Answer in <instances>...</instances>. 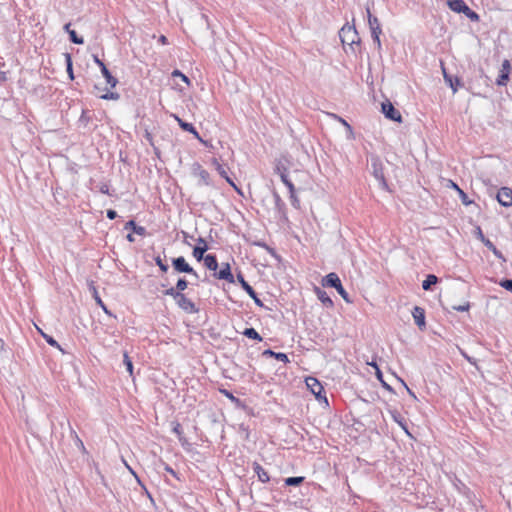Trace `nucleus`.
Listing matches in <instances>:
<instances>
[{"instance_id": "obj_1", "label": "nucleus", "mask_w": 512, "mask_h": 512, "mask_svg": "<svg viewBox=\"0 0 512 512\" xmlns=\"http://www.w3.org/2000/svg\"><path fill=\"white\" fill-rule=\"evenodd\" d=\"M447 5L452 11L463 13L471 20H478L479 18L478 14L471 10L463 0H448Z\"/></svg>"}, {"instance_id": "obj_2", "label": "nucleus", "mask_w": 512, "mask_h": 512, "mask_svg": "<svg viewBox=\"0 0 512 512\" xmlns=\"http://www.w3.org/2000/svg\"><path fill=\"white\" fill-rule=\"evenodd\" d=\"M307 388L316 396V398L323 403L324 405H328V400L325 396L322 395L324 388L322 384L314 377L306 378Z\"/></svg>"}, {"instance_id": "obj_3", "label": "nucleus", "mask_w": 512, "mask_h": 512, "mask_svg": "<svg viewBox=\"0 0 512 512\" xmlns=\"http://www.w3.org/2000/svg\"><path fill=\"white\" fill-rule=\"evenodd\" d=\"M277 171H278V173L280 175L281 181L284 183V185L288 188V190L290 192V199H291L292 205L295 206V207H298L299 206V199L297 198L296 193H295V186L289 180V178H288V176L286 174V169L283 168V170H281L278 167Z\"/></svg>"}, {"instance_id": "obj_4", "label": "nucleus", "mask_w": 512, "mask_h": 512, "mask_svg": "<svg viewBox=\"0 0 512 512\" xmlns=\"http://www.w3.org/2000/svg\"><path fill=\"white\" fill-rule=\"evenodd\" d=\"M382 112L384 113L386 118L399 123L402 122L401 113L397 109H395V107L390 101L382 103Z\"/></svg>"}, {"instance_id": "obj_5", "label": "nucleus", "mask_w": 512, "mask_h": 512, "mask_svg": "<svg viewBox=\"0 0 512 512\" xmlns=\"http://www.w3.org/2000/svg\"><path fill=\"white\" fill-rule=\"evenodd\" d=\"M173 267L177 272L180 273H189L197 276L196 271L186 262L185 258L180 256L178 258L173 259L172 261Z\"/></svg>"}, {"instance_id": "obj_6", "label": "nucleus", "mask_w": 512, "mask_h": 512, "mask_svg": "<svg viewBox=\"0 0 512 512\" xmlns=\"http://www.w3.org/2000/svg\"><path fill=\"white\" fill-rule=\"evenodd\" d=\"M497 201L504 207L512 206V189L509 187H502L497 193Z\"/></svg>"}, {"instance_id": "obj_7", "label": "nucleus", "mask_w": 512, "mask_h": 512, "mask_svg": "<svg viewBox=\"0 0 512 512\" xmlns=\"http://www.w3.org/2000/svg\"><path fill=\"white\" fill-rule=\"evenodd\" d=\"M511 72V64L509 60H504L500 70V74L496 80L497 85L505 86L509 81V74Z\"/></svg>"}, {"instance_id": "obj_8", "label": "nucleus", "mask_w": 512, "mask_h": 512, "mask_svg": "<svg viewBox=\"0 0 512 512\" xmlns=\"http://www.w3.org/2000/svg\"><path fill=\"white\" fill-rule=\"evenodd\" d=\"M177 305L187 313H194L197 311L195 304L191 299L186 297L185 294L181 293L176 300Z\"/></svg>"}, {"instance_id": "obj_9", "label": "nucleus", "mask_w": 512, "mask_h": 512, "mask_svg": "<svg viewBox=\"0 0 512 512\" xmlns=\"http://www.w3.org/2000/svg\"><path fill=\"white\" fill-rule=\"evenodd\" d=\"M340 37L343 43L353 44L356 42L357 33L352 27H343L340 30Z\"/></svg>"}, {"instance_id": "obj_10", "label": "nucleus", "mask_w": 512, "mask_h": 512, "mask_svg": "<svg viewBox=\"0 0 512 512\" xmlns=\"http://www.w3.org/2000/svg\"><path fill=\"white\" fill-rule=\"evenodd\" d=\"M412 315L419 329L424 330L426 327L425 310L419 306H415L412 311Z\"/></svg>"}, {"instance_id": "obj_11", "label": "nucleus", "mask_w": 512, "mask_h": 512, "mask_svg": "<svg viewBox=\"0 0 512 512\" xmlns=\"http://www.w3.org/2000/svg\"><path fill=\"white\" fill-rule=\"evenodd\" d=\"M171 116L177 121V123L179 124V126L181 127L182 130L193 134L194 137L199 139V140L201 139L198 131L195 129V127L191 123H187V122L183 121L176 114H171Z\"/></svg>"}, {"instance_id": "obj_12", "label": "nucleus", "mask_w": 512, "mask_h": 512, "mask_svg": "<svg viewBox=\"0 0 512 512\" xmlns=\"http://www.w3.org/2000/svg\"><path fill=\"white\" fill-rule=\"evenodd\" d=\"M96 95L104 100H118L120 98L119 93L113 92L107 88L102 89L97 86H95Z\"/></svg>"}, {"instance_id": "obj_13", "label": "nucleus", "mask_w": 512, "mask_h": 512, "mask_svg": "<svg viewBox=\"0 0 512 512\" xmlns=\"http://www.w3.org/2000/svg\"><path fill=\"white\" fill-rule=\"evenodd\" d=\"M215 277L218 278V279L226 280L229 283H233L234 282V276H233V274L231 272V268H230L229 263L223 264L222 269L218 273L215 274Z\"/></svg>"}, {"instance_id": "obj_14", "label": "nucleus", "mask_w": 512, "mask_h": 512, "mask_svg": "<svg viewBox=\"0 0 512 512\" xmlns=\"http://www.w3.org/2000/svg\"><path fill=\"white\" fill-rule=\"evenodd\" d=\"M198 243L203 244V247H200V245L195 246L193 249V256L196 258L197 261H201L204 260V253L207 251L208 246L203 238H199Z\"/></svg>"}, {"instance_id": "obj_15", "label": "nucleus", "mask_w": 512, "mask_h": 512, "mask_svg": "<svg viewBox=\"0 0 512 512\" xmlns=\"http://www.w3.org/2000/svg\"><path fill=\"white\" fill-rule=\"evenodd\" d=\"M341 284L342 283L340 278L336 273L333 272L326 275L322 282L323 286L334 287L335 289L339 287Z\"/></svg>"}, {"instance_id": "obj_16", "label": "nucleus", "mask_w": 512, "mask_h": 512, "mask_svg": "<svg viewBox=\"0 0 512 512\" xmlns=\"http://www.w3.org/2000/svg\"><path fill=\"white\" fill-rule=\"evenodd\" d=\"M253 470L257 475L258 480L261 481L262 483H267L270 481L268 473L258 462L253 463Z\"/></svg>"}, {"instance_id": "obj_17", "label": "nucleus", "mask_w": 512, "mask_h": 512, "mask_svg": "<svg viewBox=\"0 0 512 512\" xmlns=\"http://www.w3.org/2000/svg\"><path fill=\"white\" fill-rule=\"evenodd\" d=\"M221 177H223L227 183L234 188L235 191L241 194L240 188L235 184V182L229 177L226 168L223 165H218L216 170Z\"/></svg>"}, {"instance_id": "obj_18", "label": "nucleus", "mask_w": 512, "mask_h": 512, "mask_svg": "<svg viewBox=\"0 0 512 512\" xmlns=\"http://www.w3.org/2000/svg\"><path fill=\"white\" fill-rule=\"evenodd\" d=\"M237 280L241 284L242 288L248 293V295L252 299H256V292L255 290L245 281L243 275L239 273L237 275Z\"/></svg>"}, {"instance_id": "obj_19", "label": "nucleus", "mask_w": 512, "mask_h": 512, "mask_svg": "<svg viewBox=\"0 0 512 512\" xmlns=\"http://www.w3.org/2000/svg\"><path fill=\"white\" fill-rule=\"evenodd\" d=\"M102 75L106 79L107 84L111 89L115 88L118 84V80L110 73L106 66H103V70H101Z\"/></svg>"}, {"instance_id": "obj_20", "label": "nucleus", "mask_w": 512, "mask_h": 512, "mask_svg": "<svg viewBox=\"0 0 512 512\" xmlns=\"http://www.w3.org/2000/svg\"><path fill=\"white\" fill-rule=\"evenodd\" d=\"M204 265L209 269V270H212V271H216L217 268H218V262H217V259H216V256L215 255H212V254H207L205 257H204Z\"/></svg>"}, {"instance_id": "obj_21", "label": "nucleus", "mask_w": 512, "mask_h": 512, "mask_svg": "<svg viewBox=\"0 0 512 512\" xmlns=\"http://www.w3.org/2000/svg\"><path fill=\"white\" fill-rule=\"evenodd\" d=\"M481 241L489 250H491L493 252V254L496 257H498V258L502 257L501 252L495 247V245L489 239L485 238V236L483 234H481Z\"/></svg>"}, {"instance_id": "obj_22", "label": "nucleus", "mask_w": 512, "mask_h": 512, "mask_svg": "<svg viewBox=\"0 0 512 512\" xmlns=\"http://www.w3.org/2000/svg\"><path fill=\"white\" fill-rule=\"evenodd\" d=\"M393 420L406 432L408 436L411 438H415L414 435L409 430L408 420L409 418H393Z\"/></svg>"}, {"instance_id": "obj_23", "label": "nucleus", "mask_w": 512, "mask_h": 512, "mask_svg": "<svg viewBox=\"0 0 512 512\" xmlns=\"http://www.w3.org/2000/svg\"><path fill=\"white\" fill-rule=\"evenodd\" d=\"M372 38L374 40V43L376 44L377 48H381V41H380V34L382 33L381 26H375V28L370 29Z\"/></svg>"}, {"instance_id": "obj_24", "label": "nucleus", "mask_w": 512, "mask_h": 512, "mask_svg": "<svg viewBox=\"0 0 512 512\" xmlns=\"http://www.w3.org/2000/svg\"><path fill=\"white\" fill-rule=\"evenodd\" d=\"M438 282L437 276L430 274L426 277V279L422 282V288L424 290H429L430 287Z\"/></svg>"}, {"instance_id": "obj_25", "label": "nucleus", "mask_w": 512, "mask_h": 512, "mask_svg": "<svg viewBox=\"0 0 512 512\" xmlns=\"http://www.w3.org/2000/svg\"><path fill=\"white\" fill-rule=\"evenodd\" d=\"M243 335H245L246 337H248L250 339L259 341V342L262 341V337L254 328H246L243 331Z\"/></svg>"}, {"instance_id": "obj_26", "label": "nucleus", "mask_w": 512, "mask_h": 512, "mask_svg": "<svg viewBox=\"0 0 512 512\" xmlns=\"http://www.w3.org/2000/svg\"><path fill=\"white\" fill-rule=\"evenodd\" d=\"M316 293H317V296L318 298L321 300V302L323 304H325L326 306H332L333 305V302L332 300L330 299V297L326 294L325 291L321 290V289H316Z\"/></svg>"}, {"instance_id": "obj_27", "label": "nucleus", "mask_w": 512, "mask_h": 512, "mask_svg": "<svg viewBox=\"0 0 512 512\" xmlns=\"http://www.w3.org/2000/svg\"><path fill=\"white\" fill-rule=\"evenodd\" d=\"M71 436L74 439L75 445L80 449V451L82 453H87L83 441L80 439L78 434L73 429H71Z\"/></svg>"}, {"instance_id": "obj_28", "label": "nucleus", "mask_w": 512, "mask_h": 512, "mask_svg": "<svg viewBox=\"0 0 512 512\" xmlns=\"http://www.w3.org/2000/svg\"><path fill=\"white\" fill-rule=\"evenodd\" d=\"M304 477L296 476V477H288L285 479V485L287 486H298L304 481Z\"/></svg>"}, {"instance_id": "obj_29", "label": "nucleus", "mask_w": 512, "mask_h": 512, "mask_svg": "<svg viewBox=\"0 0 512 512\" xmlns=\"http://www.w3.org/2000/svg\"><path fill=\"white\" fill-rule=\"evenodd\" d=\"M123 362L127 368V371L129 372L130 376H132L133 375V363H132L127 352H124V354H123Z\"/></svg>"}, {"instance_id": "obj_30", "label": "nucleus", "mask_w": 512, "mask_h": 512, "mask_svg": "<svg viewBox=\"0 0 512 512\" xmlns=\"http://www.w3.org/2000/svg\"><path fill=\"white\" fill-rule=\"evenodd\" d=\"M171 75H172V77H179V79H181L187 86H191L190 79L185 74H183L181 71L174 70Z\"/></svg>"}, {"instance_id": "obj_31", "label": "nucleus", "mask_w": 512, "mask_h": 512, "mask_svg": "<svg viewBox=\"0 0 512 512\" xmlns=\"http://www.w3.org/2000/svg\"><path fill=\"white\" fill-rule=\"evenodd\" d=\"M367 14H368V23H369L370 29L375 28V26H380L378 18L371 14L369 8H367Z\"/></svg>"}, {"instance_id": "obj_32", "label": "nucleus", "mask_w": 512, "mask_h": 512, "mask_svg": "<svg viewBox=\"0 0 512 512\" xmlns=\"http://www.w3.org/2000/svg\"><path fill=\"white\" fill-rule=\"evenodd\" d=\"M70 40L75 44H83L84 40L82 37H78L75 30L69 31Z\"/></svg>"}, {"instance_id": "obj_33", "label": "nucleus", "mask_w": 512, "mask_h": 512, "mask_svg": "<svg viewBox=\"0 0 512 512\" xmlns=\"http://www.w3.org/2000/svg\"><path fill=\"white\" fill-rule=\"evenodd\" d=\"M155 262H156L157 266L160 268V270H161L163 273H166V272H167V270H168V265H167V264H165V263L163 262V260L161 259V257H160V256H157V257L155 258Z\"/></svg>"}, {"instance_id": "obj_34", "label": "nucleus", "mask_w": 512, "mask_h": 512, "mask_svg": "<svg viewBox=\"0 0 512 512\" xmlns=\"http://www.w3.org/2000/svg\"><path fill=\"white\" fill-rule=\"evenodd\" d=\"M188 286V283L185 279H179L176 283V290L180 293L184 291Z\"/></svg>"}, {"instance_id": "obj_35", "label": "nucleus", "mask_w": 512, "mask_h": 512, "mask_svg": "<svg viewBox=\"0 0 512 512\" xmlns=\"http://www.w3.org/2000/svg\"><path fill=\"white\" fill-rule=\"evenodd\" d=\"M165 294L173 297V299L176 301L181 293L177 291L176 288L171 287L165 291Z\"/></svg>"}, {"instance_id": "obj_36", "label": "nucleus", "mask_w": 512, "mask_h": 512, "mask_svg": "<svg viewBox=\"0 0 512 512\" xmlns=\"http://www.w3.org/2000/svg\"><path fill=\"white\" fill-rule=\"evenodd\" d=\"M172 430L178 436V439L180 438V435H183L181 425L178 422H172Z\"/></svg>"}, {"instance_id": "obj_37", "label": "nucleus", "mask_w": 512, "mask_h": 512, "mask_svg": "<svg viewBox=\"0 0 512 512\" xmlns=\"http://www.w3.org/2000/svg\"><path fill=\"white\" fill-rule=\"evenodd\" d=\"M179 441L185 450H187V451L191 450L192 445L188 442V440L183 435H180Z\"/></svg>"}, {"instance_id": "obj_38", "label": "nucleus", "mask_w": 512, "mask_h": 512, "mask_svg": "<svg viewBox=\"0 0 512 512\" xmlns=\"http://www.w3.org/2000/svg\"><path fill=\"white\" fill-rule=\"evenodd\" d=\"M274 358L279 360V361H282L284 363H288L289 362L288 356L285 353H282V352H276L275 355H274Z\"/></svg>"}, {"instance_id": "obj_39", "label": "nucleus", "mask_w": 512, "mask_h": 512, "mask_svg": "<svg viewBox=\"0 0 512 512\" xmlns=\"http://www.w3.org/2000/svg\"><path fill=\"white\" fill-rule=\"evenodd\" d=\"M458 194H459V196H460V198H461V200H462V203H463L464 205H469V204H471V201H470V200H468L467 194H466L462 189H460V190L458 191Z\"/></svg>"}, {"instance_id": "obj_40", "label": "nucleus", "mask_w": 512, "mask_h": 512, "mask_svg": "<svg viewBox=\"0 0 512 512\" xmlns=\"http://www.w3.org/2000/svg\"><path fill=\"white\" fill-rule=\"evenodd\" d=\"M336 290L346 302H350L348 299V293L345 291L342 284L339 287H337Z\"/></svg>"}, {"instance_id": "obj_41", "label": "nucleus", "mask_w": 512, "mask_h": 512, "mask_svg": "<svg viewBox=\"0 0 512 512\" xmlns=\"http://www.w3.org/2000/svg\"><path fill=\"white\" fill-rule=\"evenodd\" d=\"M500 286L512 292V280H502Z\"/></svg>"}, {"instance_id": "obj_42", "label": "nucleus", "mask_w": 512, "mask_h": 512, "mask_svg": "<svg viewBox=\"0 0 512 512\" xmlns=\"http://www.w3.org/2000/svg\"><path fill=\"white\" fill-rule=\"evenodd\" d=\"M313 420H314L313 424H315L317 421L319 422V424H326L328 427L331 424V421L329 420V418H317V417H314Z\"/></svg>"}, {"instance_id": "obj_43", "label": "nucleus", "mask_w": 512, "mask_h": 512, "mask_svg": "<svg viewBox=\"0 0 512 512\" xmlns=\"http://www.w3.org/2000/svg\"><path fill=\"white\" fill-rule=\"evenodd\" d=\"M346 421H343L342 423L345 424V425H355V424H360L356 418H350V417H347L345 418Z\"/></svg>"}, {"instance_id": "obj_44", "label": "nucleus", "mask_w": 512, "mask_h": 512, "mask_svg": "<svg viewBox=\"0 0 512 512\" xmlns=\"http://www.w3.org/2000/svg\"><path fill=\"white\" fill-rule=\"evenodd\" d=\"M95 294H97V292H95ZM95 300H96L97 304H98V305H100V306L102 307V309H103L106 313H108V311H107V308H106L105 304L103 303L102 299H101L98 295H95Z\"/></svg>"}, {"instance_id": "obj_45", "label": "nucleus", "mask_w": 512, "mask_h": 512, "mask_svg": "<svg viewBox=\"0 0 512 512\" xmlns=\"http://www.w3.org/2000/svg\"><path fill=\"white\" fill-rule=\"evenodd\" d=\"M133 231H134L136 234L140 235V236L145 235V232H146V230H145V228H144V227H142V226H137V225H136V227L134 228V230H133Z\"/></svg>"}, {"instance_id": "obj_46", "label": "nucleus", "mask_w": 512, "mask_h": 512, "mask_svg": "<svg viewBox=\"0 0 512 512\" xmlns=\"http://www.w3.org/2000/svg\"><path fill=\"white\" fill-rule=\"evenodd\" d=\"M469 308H470L469 303H466V304H464V305H460V306H456V307H454V309H455L456 311H461V312H463V311H468V310H469Z\"/></svg>"}, {"instance_id": "obj_47", "label": "nucleus", "mask_w": 512, "mask_h": 512, "mask_svg": "<svg viewBox=\"0 0 512 512\" xmlns=\"http://www.w3.org/2000/svg\"><path fill=\"white\" fill-rule=\"evenodd\" d=\"M44 337L48 344H50L51 346L59 347V345L55 339H53L52 337L46 336V335Z\"/></svg>"}, {"instance_id": "obj_48", "label": "nucleus", "mask_w": 512, "mask_h": 512, "mask_svg": "<svg viewBox=\"0 0 512 512\" xmlns=\"http://www.w3.org/2000/svg\"><path fill=\"white\" fill-rule=\"evenodd\" d=\"M93 60H94V62L98 65V67L100 68V70H103V66H106V65L104 64V62H103L102 60H100V59L98 58V56H96V55H94V56H93Z\"/></svg>"}, {"instance_id": "obj_49", "label": "nucleus", "mask_w": 512, "mask_h": 512, "mask_svg": "<svg viewBox=\"0 0 512 512\" xmlns=\"http://www.w3.org/2000/svg\"><path fill=\"white\" fill-rule=\"evenodd\" d=\"M99 190L103 194H109V185L107 183H103L101 184Z\"/></svg>"}, {"instance_id": "obj_50", "label": "nucleus", "mask_w": 512, "mask_h": 512, "mask_svg": "<svg viewBox=\"0 0 512 512\" xmlns=\"http://www.w3.org/2000/svg\"><path fill=\"white\" fill-rule=\"evenodd\" d=\"M107 217L110 219V220H113L117 217V213L116 211L112 210V209H109L107 210Z\"/></svg>"}, {"instance_id": "obj_51", "label": "nucleus", "mask_w": 512, "mask_h": 512, "mask_svg": "<svg viewBox=\"0 0 512 512\" xmlns=\"http://www.w3.org/2000/svg\"><path fill=\"white\" fill-rule=\"evenodd\" d=\"M239 429L245 434L244 439L249 438L248 428L244 426V424H241Z\"/></svg>"}, {"instance_id": "obj_52", "label": "nucleus", "mask_w": 512, "mask_h": 512, "mask_svg": "<svg viewBox=\"0 0 512 512\" xmlns=\"http://www.w3.org/2000/svg\"><path fill=\"white\" fill-rule=\"evenodd\" d=\"M67 60H68V73L70 74V77L73 78V72H72V66H71V58H70L69 54H67Z\"/></svg>"}, {"instance_id": "obj_53", "label": "nucleus", "mask_w": 512, "mask_h": 512, "mask_svg": "<svg viewBox=\"0 0 512 512\" xmlns=\"http://www.w3.org/2000/svg\"><path fill=\"white\" fill-rule=\"evenodd\" d=\"M159 43L161 45H167L168 44V39L165 35H161L158 39Z\"/></svg>"}, {"instance_id": "obj_54", "label": "nucleus", "mask_w": 512, "mask_h": 512, "mask_svg": "<svg viewBox=\"0 0 512 512\" xmlns=\"http://www.w3.org/2000/svg\"><path fill=\"white\" fill-rule=\"evenodd\" d=\"M136 227V223L135 221L133 220H130L128 221L126 224H125V228L128 229V228H131L132 230H134V228Z\"/></svg>"}, {"instance_id": "obj_55", "label": "nucleus", "mask_w": 512, "mask_h": 512, "mask_svg": "<svg viewBox=\"0 0 512 512\" xmlns=\"http://www.w3.org/2000/svg\"><path fill=\"white\" fill-rule=\"evenodd\" d=\"M450 183V187L453 188L454 190H456L457 192L461 189L455 182H453L452 180L449 181Z\"/></svg>"}, {"instance_id": "obj_56", "label": "nucleus", "mask_w": 512, "mask_h": 512, "mask_svg": "<svg viewBox=\"0 0 512 512\" xmlns=\"http://www.w3.org/2000/svg\"><path fill=\"white\" fill-rule=\"evenodd\" d=\"M165 470L173 476H176V472L170 466L166 465Z\"/></svg>"}, {"instance_id": "obj_57", "label": "nucleus", "mask_w": 512, "mask_h": 512, "mask_svg": "<svg viewBox=\"0 0 512 512\" xmlns=\"http://www.w3.org/2000/svg\"><path fill=\"white\" fill-rule=\"evenodd\" d=\"M275 353H276V352H274V351H272V350H269V349H268V350H265V351L263 352V355H268V356L274 357Z\"/></svg>"}, {"instance_id": "obj_58", "label": "nucleus", "mask_w": 512, "mask_h": 512, "mask_svg": "<svg viewBox=\"0 0 512 512\" xmlns=\"http://www.w3.org/2000/svg\"><path fill=\"white\" fill-rule=\"evenodd\" d=\"M459 84V80L456 81V84H453L451 81H450V87L452 88L453 92H456L457 91V85Z\"/></svg>"}, {"instance_id": "obj_59", "label": "nucleus", "mask_w": 512, "mask_h": 512, "mask_svg": "<svg viewBox=\"0 0 512 512\" xmlns=\"http://www.w3.org/2000/svg\"><path fill=\"white\" fill-rule=\"evenodd\" d=\"M212 165L214 166V168L217 170V166L218 165H221L219 163V161L216 159V158H213L212 161H211Z\"/></svg>"}, {"instance_id": "obj_60", "label": "nucleus", "mask_w": 512, "mask_h": 512, "mask_svg": "<svg viewBox=\"0 0 512 512\" xmlns=\"http://www.w3.org/2000/svg\"><path fill=\"white\" fill-rule=\"evenodd\" d=\"M339 121L345 126L347 127L349 130H351V126L342 118H338Z\"/></svg>"}, {"instance_id": "obj_61", "label": "nucleus", "mask_w": 512, "mask_h": 512, "mask_svg": "<svg viewBox=\"0 0 512 512\" xmlns=\"http://www.w3.org/2000/svg\"><path fill=\"white\" fill-rule=\"evenodd\" d=\"M371 365L377 369V376H378V378L380 379V378H381V372H380V370L378 369V367H377L376 363H372Z\"/></svg>"}, {"instance_id": "obj_62", "label": "nucleus", "mask_w": 512, "mask_h": 512, "mask_svg": "<svg viewBox=\"0 0 512 512\" xmlns=\"http://www.w3.org/2000/svg\"><path fill=\"white\" fill-rule=\"evenodd\" d=\"M126 238H127V240H128L129 242H134V237H133V235H132L131 233H130V234H128Z\"/></svg>"}, {"instance_id": "obj_63", "label": "nucleus", "mask_w": 512, "mask_h": 512, "mask_svg": "<svg viewBox=\"0 0 512 512\" xmlns=\"http://www.w3.org/2000/svg\"><path fill=\"white\" fill-rule=\"evenodd\" d=\"M71 27V24L70 23H67L65 26H64V29L69 33V31H71L72 29H70Z\"/></svg>"}, {"instance_id": "obj_64", "label": "nucleus", "mask_w": 512, "mask_h": 512, "mask_svg": "<svg viewBox=\"0 0 512 512\" xmlns=\"http://www.w3.org/2000/svg\"><path fill=\"white\" fill-rule=\"evenodd\" d=\"M123 463L125 464V466L127 467V469L130 470L131 473L135 474L134 471L131 469V467L126 463V461L123 459Z\"/></svg>"}]
</instances>
